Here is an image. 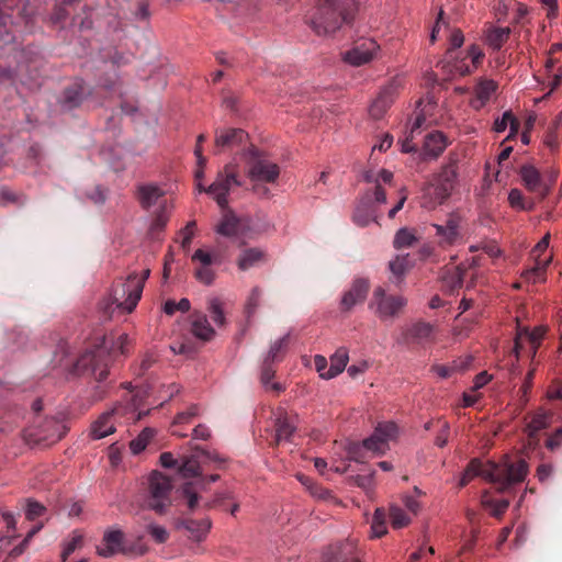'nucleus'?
<instances>
[{"label":"nucleus","mask_w":562,"mask_h":562,"mask_svg":"<svg viewBox=\"0 0 562 562\" xmlns=\"http://www.w3.org/2000/svg\"><path fill=\"white\" fill-rule=\"evenodd\" d=\"M528 473V464L524 459L512 461L509 457H505L499 463L487 462L482 463L480 459H472L467 465L459 486L464 487L471 480L481 476L484 480L496 484L497 491L504 493L512 485L525 481Z\"/></svg>","instance_id":"obj_1"},{"label":"nucleus","mask_w":562,"mask_h":562,"mask_svg":"<svg viewBox=\"0 0 562 562\" xmlns=\"http://www.w3.org/2000/svg\"><path fill=\"white\" fill-rule=\"evenodd\" d=\"M130 338L126 334L120 335L116 340L104 337L94 349L82 353L75 364L78 374L91 375L102 382L109 374V364L117 355H126Z\"/></svg>","instance_id":"obj_2"},{"label":"nucleus","mask_w":562,"mask_h":562,"mask_svg":"<svg viewBox=\"0 0 562 562\" xmlns=\"http://www.w3.org/2000/svg\"><path fill=\"white\" fill-rule=\"evenodd\" d=\"M357 9L356 0H317L308 24L318 36L331 35L351 23Z\"/></svg>","instance_id":"obj_3"},{"label":"nucleus","mask_w":562,"mask_h":562,"mask_svg":"<svg viewBox=\"0 0 562 562\" xmlns=\"http://www.w3.org/2000/svg\"><path fill=\"white\" fill-rule=\"evenodd\" d=\"M148 276L149 270H145L142 276L133 272L126 279H117L112 286L109 299L102 303L103 313L111 316L115 310L121 313L133 312L142 297Z\"/></svg>","instance_id":"obj_4"},{"label":"nucleus","mask_w":562,"mask_h":562,"mask_svg":"<svg viewBox=\"0 0 562 562\" xmlns=\"http://www.w3.org/2000/svg\"><path fill=\"white\" fill-rule=\"evenodd\" d=\"M458 177V159L450 155L448 162L424 188L423 206L432 210L442 204L454 189Z\"/></svg>","instance_id":"obj_5"},{"label":"nucleus","mask_w":562,"mask_h":562,"mask_svg":"<svg viewBox=\"0 0 562 562\" xmlns=\"http://www.w3.org/2000/svg\"><path fill=\"white\" fill-rule=\"evenodd\" d=\"M397 435V426L393 422L379 423L374 432L362 441V447L353 446L349 449V456L357 462H362L364 458L362 448L373 453V456H382L389 449V441Z\"/></svg>","instance_id":"obj_6"},{"label":"nucleus","mask_w":562,"mask_h":562,"mask_svg":"<svg viewBox=\"0 0 562 562\" xmlns=\"http://www.w3.org/2000/svg\"><path fill=\"white\" fill-rule=\"evenodd\" d=\"M244 158L248 166L247 176L252 182L274 183L278 180L280 168L266 153L250 145L244 150Z\"/></svg>","instance_id":"obj_7"},{"label":"nucleus","mask_w":562,"mask_h":562,"mask_svg":"<svg viewBox=\"0 0 562 562\" xmlns=\"http://www.w3.org/2000/svg\"><path fill=\"white\" fill-rule=\"evenodd\" d=\"M239 186H241V182L237 177L236 166L227 164L217 172L214 181L209 187L199 183L198 190L212 196L222 210H226L228 206L227 195L234 187Z\"/></svg>","instance_id":"obj_8"},{"label":"nucleus","mask_w":562,"mask_h":562,"mask_svg":"<svg viewBox=\"0 0 562 562\" xmlns=\"http://www.w3.org/2000/svg\"><path fill=\"white\" fill-rule=\"evenodd\" d=\"M173 488L170 477L159 471H153L147 477L146 504L158 514L171 505V491Z\"/></svg>","instance_id":"obj_9"},{"label":"nucleus","mask_w":562,"mask_h":562,"mask_svg":"<svg viewBox=\"0 0 562 562\" xmlns=\"http://www.w3.org/2000/svg\"><path fill=\"white\" fill-rule=\"evenodd\" d=\"M67 432V427L56 418L41 419L38 416L32 426L24 430V438L29 443L53 445L59 441Z\"/></svg>","instance_id":"obj_10"},{"label":"nucleus","mask_w":562,"mask_h":562,"mask_svg":"<svg viewBox=\"0 0 562 562\" xmlns=\"http://www.w3.org/2000/svg\"><path fill=\"white\" fill-rule=\"evenodd\" d=\"M407 301L402 295L386 294L383 286H376L373 291L369 307L374 310V314L381 319L396 317L406 305Z\"/></svg>","instance_id":"obj_11"},{"label":"nucleus","mask_w":562,"mask_h":562,"mask_svg":"<svg viewBox=\"0 0 562 562\" xmlns=\"http://www.w3.org/2000/svg\"><path fill=\"white\" fill-rule=\"evenodd\" d=\"M192 451L191 456L181 458V463L178 467V471L184 477L199 476L203 464L215 463L217 468H222L226 461L215 451H207L199 446L193 447Z\"/></svg>","instance_id":"obj_12"},{"label":"nucleus","mask_w":562,"mask_h":562,"mask_svg":"<svg viewBox=\"0 0 562 562\" xmlns=\"http://www.w3.org/2000/svg\"><path fill=\"white\" fill-rule=\"evenodd\" d=\"M147 548L143 543L127 546L124 542V535L120 530H111L104 533L102 543L97 548L98 554L104 558L112 557L119 552L126 555H143Z\"/></svg>","instance_id":"obj_13"},{"label":"nucleus","mask_w":562,"mask_h":562,"mask_svg":"<svg viewBox=\"0 0 562 562\" xmlns=\"http://www.w3.org/2000/svg\"><path fill=\"white\" fill-rule=\"evenodd\" d=\"M248 134L243 128L237 127H217L214 131V155H221L226 151H233L241 148L244 151L249 146Z\"/></svg>","instance_id":"obj_14"},{"label":"nucleus","mask_w":562,"mask_h":562,"mask_svg":"<svg viewBox=\"0 0 562 562\" xmlns=\"http://www.w3.org/2000/svg\"><path fill=\"white\" fill-rule=\"evenodd\" d=\"M181 494L190 512H195L200 508L211 509L213 507H222L226 499L234 498L232 492L225 491L216 493L212 501L201 504V497L199 496L195 484L191 482L183 484Z\"/></svg>","instance_id":"obj_15"},{"label":"nucleus","mask_w":562,"mask_h":562,"mask_svg":"<svg viewBox=\"0 0 562 562\" xmlns=\"http://www.w3.org/2000/svg\"><path fill=\"white\" fill-rule=\"evenodd\" d=\"M371 284L368 278H355L350 286L342 293L339 310L342 313H349L357 305L363 304L368 297Z\"/></svg>","instance_id":"obj_16"},{"label":"nucleus","mask_w":562,"mask_h":562,"mask_svg":"<svg viewBox=\"0 0 562 562\" xmlns=\"http://www.w3.org/2000/svg\"><path fill=\"white\" fill-rule=\"evenodd\" d=\"M223 211L224 214L217 225L216 232L231 238L247 237L250 231V220L247 217H238L228 206Z\"/></svg>","instance_id":"obj_17"},{"label":"nucleus","mask_w":562,"mask_h":562,"mask_svg":"<svg viewBox=\"0 0 562 562\" xmlns=\"http://www.w3.org/2000/svg\"><path fill=\"white\" fill-rule=\"evenodd\" d=\"M402 340L406 345L431 344L435 340V326L425 321L414 322L403 329Z\"/></svg>","instance_id":"obj_18"},{"label":"nucleus","mask_w":562,"mask_h":562,"mask_svg":"<svg viewBox=\"0 0 562 562\" xmlns=\"http://www.w3.org/2000/svg\"><path fill=\"white\" fill-rule=\"evenodd\" d=\"M379 45L371 38H363L344 54V60L352 66H362L372 60Z\"/></svg>","instance_id":"obj_19"},{"label":"nucleus","mask_w":562,"mask_h":562,"mask_svg":"<svg viewBox=\"0 0 562 562\" xmlns=\"http://www.w3.org/2000/svg\"><path fill=\"white\" fill-rule=\"evenodd\" d=\"M18 4L19 0H0V47H4L15 41L12 15Z\"/></svg>","instance_id":"obj_20"},{"label":"nucleus","mask_w":562,"mask_h":562,"mask_svg":"<svg viewBox=\"0 0 562 562\" xmlns=\"http://www.w3.org/2000/svg\"><path fill=\"white\" fill-rule=\"evenodd\" d=\"M484 58V53L477 45H471L468 49V55L465 58L461 60H456L452 65L449 63L440 61L438 64L442 65V68L448 67L449 74L451 75H460L467 76L470 75L474 69L479 67Z\"/></svg>","instance_id":"obj_21"},{"label":"nucleus","mask_w":562,"mask_h":562,"mask_svg":"<svg viewBox=\"0 0 562 562\" xmlns=\"http://www.w3.org/2000/svg\"><path fill=\"white\" fill-rule=\"evenodd\" d=\"M274 414V437L272 445H279L281 441H290L296 430L297 416L290 415L285 409L279 407Z\"/></svg>","instance_id":"obj_22"},{"label":"nucleus","mask_w":562,"mask_h":562,"mask_svg":"<svg viewBox=\"0 0 562 562\" xmlns=\"http://www.w3.org/2000/svg\"><path fill=\"white\" fill-rule=\"evenodd\" d=\"M398 85L391 82L386 85L373 100L369 108V114L374 120H380L391 108L397 97Z\"/></svg>","instance_id":"obj_23"},{"label":"nucleus","mask_w":562,"mask_h":562,"mask_svg":"<svg viewBox=\"0 0 562 562\" xmlns=\"http://www.w3.org/2000/svg\"><path fill=\"white\" fill-rule=\"evenodd\" d=\"M191 260L196 265L194 269L195 279L205 285H211L216 276L212 269V265L215 261L214 257L203 249H198L192 255Z\"/></svg>","instance_id":"obj_24"},{"label":"nucleus","mask_w":562,"mask_h":562,"mask_svg":"<svg viewBox=\"0 0 562 562\" xmlns=\"http://www.w3.org/2000/svg\"><path fill=\"white\" fill-rule=\"evenodd\" d=\"M440 247H449L460 239V218L450 215L445 224H434Z\"/></svg>","instance_id":"obj_25"},{"label":"nucleus","mask_w":562,"mask_h":562,"mask_svg":"<svg viewBox=\"0 0 562 562\" xmlns=\"http://www.w3.org/2000/svg\"><path fill=\"white\" fill-rule=\"evenodd\" d=\"M356 550L353 540L333 544L326 551L323 562H359Z\"/></svg>","instance_id":"obj_26"},{"label":"nucleus","mask_w":562,"mask_h":562,"mask_svg":"<svg viewBox=\"0 0 562 562\" xmlns=\"http://www.w3.org/2000/svg\"><path fill=\"white\" fill-rule=\"evenodd\" d=\"M497 89V83L492 79L481 78L474 87V98L470 104L473 109H482Z\"/></svg>","instance_id":"obj_27"},{"label":"nucleus","mask_w":562,"mask_h":562,"mask_svg":"<svg viewBox=\"0 0 562 562\" xmlns=\"http://www.w3.org/2000/svg\"><path fill=\"white\" fill-rule=\"evenodd\" d=\"M268 259L267 252L258 247L245 248L237 258V267L241 271L263 265Z\"/></svg>","instance_id":"obj_28"},{"label":"nucleus","mask_w":562,"mask_h":562,"mask_svg":"<svg viewBox=\"0 0 562 562\" xmlns=\"http://www.w3.org/2000/svg\"><path fill=\"white\" fill-rule=\"evenodd\" d=\"M376 210L371 204L369 193L360 200L352 215L353 223L360 227H366L370 222L375 221Z\"/></svg>","instance_id":"obj_29"},{"label":"nucleus","mask_w":562,"mask_h":562,"mask_svg":"<svg viewBox=\"0 0 562 562\" xmlns=\"http://www.w3.org/2000/svg\"><path fill=\"white\" fill-rule=\"evenodd\" d=\"M520 177L529 191L537 192L541 196L547 195L548 189L542 184L540 173L533 166L524 165L520 168Z\"/></svg>","instance_id":"obj_30"},{"label":"nucleus","mask_w":562,"mask_h":562,"mask_svg":"<svg viewBox=\"0 0 562 562\" xmlns=\"http://www.w3.org/2000/svg\"><path fill=\"white\" fill-rule=\"evenodd\" d=\"M191 333L203 341H210L215 335V330L210 325L206 315L202 313H193L191 315Z\"/></svg>","instance_id":"obj_31"},{"label":"nucleus","mask_w":562,"mask_h":562,"mask_svg":"<svg viewBox=\"0 0 562 562\" xmlns=\"http://www.w3.org/2000/svg\"><path fill=\"white\" fill-rule=\"evenodd\" d=\"M409 268L408 255L396 256L389 262V270L391 272V277L389 278L390 282L397 288L401 286Z\"/></svg>","instance_id":"obj_32"},{"label":"nucleus","mask_w":562,"mask_h":562,"mask_svg":"<svg viewBox=\"0 0 562 562\" xmlns=\"http://www.w3.org/2000/svg\"><path fill=\"white\" fill-rule=\"evenodd\" d=\"M117 412V408L105 412L92 424L91 436L93 439H101L114 432L112 418Z\"/></svg>","instance_id":"obj_33"},{"label":"nucleus","mask_w":562,"mask_h":562,"mask_svg":"<svg viewBox=\"0 0 562 562\" xmlns=\"http://www.w3.org/2000/svg\"><path fill=\"white\" fill-rule=\"evenodd\" d=\"M85 95V87L82 82H74L71 86L67 87L60 100L61 106L65 110H72L79 106L83 100Z\"/></svg>","instance_id":"obj_34"},{"label":"nucleus","mask_w":562,"mask_h":562,"mask_svg":"<svg viewBox=\"0 0 562 562\" xmlns=\"http://www.w3.org/2000/svg\"><path fill=\"white\" fill-rule=\"evenodd\" d=\"M447 145V138L441 132H431L425 137L424 154L425 156L437 158L445 150Z\"/></svg>","instance_id":"obj_35"},{"label":"nucleus","mask_w":562,"mask_h":562,"mask_svg":"<svg viewBox=\"0 0 562 562\" xmlns=\"http://www.w3.org/2000/svg\"><path fill=\"white\" fill-rule=\"evenodd\" d=\"M164 195V191L155 184H142L137 188V199L144 209H149Z\"/></svg>","instance_id":"obj_36"},{"label":"nucleus","mask_w":562,"mask_h":562,"mask_svg":"<svg viewBox=\"0 0 562 562\" xmlns=\"http://www.w3.org/2000/svg\"><path fill=\"white\" fill-rule=\"evenodd\" d=\"M348 351L345 348H339L336 352L330 357V366L326 373H322L323 379H333L340 374L348 362Z\"/></svg>","instance_id":"obj_37"},{"label":"nucleus","mask_w":562,"mask_h":562,"mask_svg":"<svg viewBox=\"0 0 562 562\" xmlns=\"http://www.w3.org/2000/svg\"><path fill=\"white\" fill-rule=\"evenodd\" d=\"M184 528L191 533L195 540H202L211 528V520L203 518L200 520L186 519L183 520Z\"/></svg>","instance_id":"obj_38"},{"label":"nucleus","mask_w":562,"mask_h":562,"mask_svg":"<svg viewBox=\"0 0 562 562\" xmlns=\"http://www.w3.org/2000/svg\"><path fill=\"white\" fill-rule=\"evenodd\" d=\"M543 334L544 330L542 328H537L532 331H529L527 328H525L524 330L519 331L515 338L514 352L516 353V358L518 359L519 356V349L521 348L520 340L522 337H526L530 341L533 352H536V349L538 348Z\"/></svg>","instance_id":"obj_39"},{"label":"nucleus","mask_w":562,"mask_h":562,"mask_svg":"<svg viewBox=\"0 0 562 562\" xmlns=\"http://www.w3.org/2000/svg\"><path fill=\"white\" fill-rule=\"evenodd\" d=\"M510 35L509 27H493L486 34L487 44L493 49H501V47L508 41Z\"/></svg>","instance_id":"obj_40"},{"label":"nucleus","mask_w":562,"mask_h":562,"mask_svg":"<svg viewBox=\"0 0 562 562\" xmlns=\"http://www.w3.org/2000/svg\"><path fill=\"white\" fill-rule=\"evenodd\" d=\"M548 416L544 413L535 414L531 419L527 423L525 431L529 437L530 441L537 438V434L547 428Z\"/></svg>","instance_id":"obj_41"},{"label":"nucleus","mask_w":562,"mask_h":562,"mask_svg":"<svg viewBox=\"0 0 562 562\" xmlns=\"http://www.w3.org/2000/svg\"><path fill=\"white\" fill-rule=\"evenodd\" d=\"M386 532V513L383 508H376L371 524V537L381 538Z\"/></svg>","instance_id":"obj_42"},{"label":"nucleus","mask_w":562,"mask_h":562,"mask_svg":"<svg viewBox=\"0 0 562 562\" xmlns=\"http://www.w3.org/2000/svg\"><path fill=\"white\" fill-rule=\"evenodd\" d=\"M156 431L153 428H145L130 442V449L133 454H138L147 447L150 439L155 436Z\"/></svg>","instance_id":"obj_43"},{"label":"nucleus","mask_w":562,"mask_h":562,"mask_svg":"<svg viewBox=\"0 0 562 562\" xmlns=\"http://www.w3.org/2000/svg\"><path fill=\"white\" fill-rule=\"evenodd\" d=\"M417 241L413 231L403 227L398 229L394 236L393 246L396 249L412 247Z\"/></svg>","instance_id":"obj_44"},{"label":"nucleus","mask_w":562,"mask_h":562,"mask_svg":"<svg viewBox=\"0 0 562 562\" xmlns=\"http://www.w3.org/2000/svg\"><path fill=\"white\" fill-rule=\"evenodd\" d=\"M423 102H424V100H419L417 102V109H416V112H415V117H414V121L412 122L411 131H409L412 138H414L415 133L418 132L423 127L425 122H426V112H427L426 108L429 106L430 110L434 109V103L429 99L428 102H427V105L424 109L419 110V108L422 106Z\"/></svg>","instance_id":"obj_45"},{"label":"nucleus","mask_w":562,"mask_h":562,"mask_svg":"<svg viewBox=\"0 0 562 562\" xmlns=\"http://www.w3.org/2000/svg\"><path fill=\"white\" fill-rule=\"evenodd\" d=\"M550 260H536V266L524 272L522 277L527 281H531L533 283L538 281L544 280L546 268L549 265Z\"/></svg>","instance_id":"obj_46"},{"label":"nucleus","mask_w":562,"mask_h":562,"mask_svg":"<svg viewBox=\"0 0 562 562\" xmlns=\"http://www.w3.org/2000/svg\"><path fill=\"white\" fill-rule=\"evenodd\" d=\"M207 310L210 312L212 321L217 326L222 327L225 325V315H224V310H223V303L221 302L220 299H217V297L211 299L209 302Z\"/></svg>","instance_id":"obj_47"},{"label":"nucleus","mask_w":562,"mask_h":562,"mask_svg":"<svg viewBox=\"0 0 562 562\" xmlns=\"http://www.w3.org/2000/svg\"><path fill=\"white\" fill-rule=\"evenodd\" d=\"M390 518H391V524H392L393 528H396V529L407 526L411 521L407 514L402 508H400L397 506L390 507Z\"/></svg>","instance_id":"obj_48"},{"label":"nucleus","mask_w":562,"mask_h":562,"mask_svg":"<svg viewBox=\"0 0 562 562\" xmlns=\"http://www.w3.org/2000/svg\"><path fill=\"white\" fill-rule=\"evenodd\" d=\"M467 269L461 265L456 267L453 272L445 280L451 291L462 286Z\"/></svg>","instance_id":"obj_49"},{"label":"nucleus","mask_w":562,"mask_h":562,"mask_svg":"<svg viewBox=\"0 0 562 562\" xmlns=\"http://www.w3.org/2000/svg\"><path fill=\"white\" fill-rule=\"evenodd\" d=\"M83 544V538L80 533L74 532L69 541L66 542L61 552V560L66 562L68 557L74 553L77 549H80Z\"/></svg>","instance_id":"obj_50"},{"label":"nucleus","mask_w":562,"mask_h":562,"mask_svg":"<svg viewBox=\"0 0 562 562\" xmlns=\"http://www.w3.org/2000/svg\"><path fill=\"white\" fill-rule=\"evenodd\" d=\"M484 506L492 510L494 517H501L509 507L508 499H483Z\"/></svg>","instance_id":"obj_51"},{"label":"nucleus","mask_w":562,"mask_h":562,"mask_svg":"<svg viewBox=\"0 0 562 562\" xmlns=\"http://www.w3.org/2000/svg\"><path fill=\"white\" fill-rule=\"evenodd\" d=\"M190 301L188 299H181L178 303L173 300H168L164 304V312L167 315H173L177 311L188 312L190 310Z\"/></svg>","instance_id":"obj_52"},{"label":"nucleus","mask_w":562,"mask_h":562,"mask_svg":"<svg viewBox=\"0 0 562 562\" xmlns=\"http://www.w3.org/2000/svg\"><path fill=\"white\" fill-rule=\"evenodd\" d=\"M289 337H290V335L288 334V335L283 336L282 338L278 339L277 341H274L271 345L270 350L265 359L272 361V362L279 361L280 360L279 353L285 349L288 341H289Z\"/></svg>","instance_id":"obj_53"},{"label":"nucleus","mask_w":562,"mask_h":562,"mask_svg":"<svg viewBox=\"0 0 562 562\" xmlns=\"http://www.w3.org/2000/svg\"><path fill=\"white\" fill-rule=\"evenodd\" d=\"M168 211L166 203L159 206V210L156 212L155 217L151 223V229L161 231L165 228L168 222Z\"/></svg>","instance_id":"obj_54"},{"label":"nucleus","mask_w":562,"mask_h":562,"mask_svg":"<svg viewBox=\"0 0 562 562\" xmlns=\"http://www.w3.org/2000/svg\"><path fill=\"white\" fill-rule=\"evenodd\" d=\"M76 1L77 0H64L60 4L56 5V8L52 14L53 23L54 24L61 23L68 16L66 7L72 4Z\"/></svg>","instance_id":"obj_55"},{"label":"nucleus","mask_w":562,"mask_h":562,"mask_svg":"<svg viewBox=\"0 0 562 562\" xmlns=\"http://www.w3.org/2000/svg\"><path fill=\"white\" fill-rule=\"evenodd\" d=\"M194 229H195L194 221L189 222L186 225V227L181 229V232H180V234L182 236L181 247L183 249H188L190 247L193 235H194Z\"/></svg>","instance_id":"obj_56"},{"label":"nucleus","mask_w":562,"mask_h":562,"mask_svg":"<svg viewBox=\"0 0 562 562\" xmlns=\"http://www.w3.org/2000/svg\"><path fill=\"white\" fill-rule=\"evenodd\" d=\"M261 291L259 288L252 289L246 304V313L248 316L252 315L259 305Z\"/></svg>","instance_id":"obj_57"},{"label":"nucleus","mask_w":562,"mask_h":562,"mask_svg":"<svg viewBox=\"0 0 562 562\" xmlns=\"http://www.w3.org/2000/svg\"><path fill=\"white\" fill-rule=\"evenodd\" d=\"M45 510V507L37 503L29 501L25 509V516L29 520H34L40 517Z\"/></svg>","instance_id":"obj_58"},{"label":"nucleus","mask_w":562,"mask_h":562,"mask_svg":"<svg viewBox=\"0 0 562 562\" xmlns=\"http://www.w3.org/2000/svg\"><path fill=\"white\" fill-rule=\"evenodd\" d=\"M274 373L276 370L273 368V362L265 359L260 375L261 383L267 386L271 379L274 376Z\"/></svg>","instance_id":"obj_59"},{"label":"nucleus","mask_w":562,"mask_h":562,"mask_svg":"<svg viewBox=\"0 0 562 562\" xmlns=\"http://www.w3.org/2000/svg\"><path fill=\"white\" fill-rule=\"evenodd\" d=\"M199 413V408L195 405L190 406L187 411L177 414L175 417V425L189 423Z\"/></svg>","instance_id":"obj_60"},{"label":"nucleus","mask_w":562,"mask_h":562,"mask_svg":"<svg viewBox=\"0 0 562 562\" xmlns=\"http://www.w3.org/2000/svg\"><path fill=\"white\" fill-rule=\"evenodd\" d=\"M308 488H310L312 496H314L318 499L327 501V499H331L334 497L331 494V491H329L321 485L311 484V485H308Z\"/></svg>","instance_id":"obj_61"},{"label":"nucleus","mask_w":562,"mask_h":562,"mask_svg":"<svg viewBox=\"0 0 562 562\" xmlns=\"http://www.w3.org/2000/svg\"><path fill=\"white\" fill-rule=\"evenodd\" d=\"M508 201L513 207H517L520 210L526 209V206L524 204V195H522L521 191L518 189L510 190V192L508 194Z\"/></svg>","instance_id":"obj_62"},{"label":"nucleus","mask_w":562,"mask_h":562,"mask_svg":"<svg viewBox=\"0 0 562 562\" xmlns=\"http://www.w3.org/2000/svg\"><path fill=\"white\" fill-rule=\"evenodd\" d=\"M370 198H371V204L373 205V202L378 204H384L386 203V193L385 190L381 187V184H376L374 190L372 192L368 191Z\"/></svg>","instance_id":"obj_63"},{"label":"nucleus","mask_w":562,"mask_h":562,"mask_svg":"<svg viewBox=\"0 0 562 562\" xmlns=\"http://www.w3.org/2000/svg\"><path fill=\"white\" fill-rule=\"evenodd\" d=\"M150 536L158 542L164 543L168 539L167 530L161 526H149L148 528Z\"/></svg>","instance_id":"obj_64"}]
</instances>
